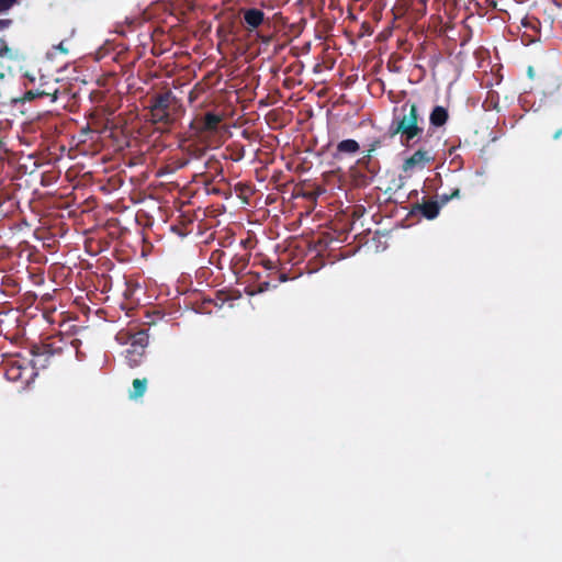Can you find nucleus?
I'll return each instance as SVG.
<instances>
[{
    "mask_svg": "<svg viewBox=\"0 0 562 562\" xmlns=\"http://www.w3.org/2000/svg\"><path fill=\"white\" fill-rule=\"evenodd\" d=\"M145 121L161 132H169L182 119L186 109L170 89L149 97L144 108Z\"/></svg>",
    "mask_w": 562,
    "mask_h": 562,
    "instance_id": "obj_1",
    "label": "nucleus"
},
{
    "mask_svg": "<svg viewBox=\"0 0 562 562\" xmlns=\"http://www.w3.org/2000/svg\"><path fill=\"white\" fill-rule=\"evenodd\" d=\"M394 109L393 120L389 127L390 136H400L403 146L409 148L414 146L424 134V119L419 114L418 105L415 102L406 101L396 113Z\"/></svg>",
    "mask_w": 562,
    "mask_h": 562,
    "instance_id": "obj_2",
    "label": "nucleus"
},
{
    "mask_svg": "<svg viewBox=\"0 0 562 562\" xmlns=\"http://www.w3.org/2000/svg\"><path fill=\"white\" fill-rule=\"evenodd\" d=\"M64 351L63 340L56 338H47L40 345H33L31 353L33 356L31 362L34 369L47 368L52 359L56 356H60Z\"/></svg>",
    "mask_w": 562,
    "mask_h": 562,
    "instance_id": "obj_3",
    "label": "nucleus"
},
{
    "mask_svg": "<svg viewBox=\"0 0 562 562\" xmlns=\"http://www.w3.org/2000/svg\"><path fill=\"white\" fill-rule=\"evenodd\" d=\"M148 345V335L140 330L131 336L130 347L125 351V360L130 368L140 366L145 348Z\"/></svg>",
    "mask_w": 562,
    "mask_h": 562,
    "instance_id": "obj_4",
    "label": "nucleus"
},
{
    "mask_svg": "<svg viewBox=\"0 0 562 562\" xmlns=\"http://www.w3.org/2000/svg\"><path fill=\"white\" fill-rule=\"evenodd\" d=\"M223 121V115L206 112L202 116H196L191 123L190 128L195 132V134L202 135L206 133H215L217 132L220 124Z\"/></svg>",
    "mask_w": 562,
    "mask_h": 562,
    "instance_id": "obj_5",
    "label": "nucleus"
},
{
    "mask_svg": "<svg viewBox=\"0 0 562 562\" xmlns=\"http://www.w3.org/2000/svg\"><path fill=\"white\" fill-rule=\"evenodd\" d=\"M435 157L431 151L425 148H418L412 156L403 161L402 170L405 173L413 172L417 169H424L428 164L432 162Z\"/></svg>",
    "mask_w": 562,
    "mask_h": 562,
    "instance_id": "obj_6",
    "label": "nucleus"
},
{
    "mask_svg": "<svg viewBox=\"0 0 562 562\" xmlns=\"http://www.w3.org/2000/svg\"><path fill=\"white\" fill-rule=\"evenodd\" d=\"M441 204L437 200H424L422 203H416L412 212L419 213L427 220H435L440 212Z\"/></svg>",
    "mask_w": 562,
    "mask_h": 562,
    "instance_id": "obj_7",
    "label": "nucleus"
},
{
    "mask_svg": "<svg viewBox=\"0 0 562 562\" xmlns=\"http://www.w3.org/2000/svg\"><path fill=\"white\" fill-rule=\"evenodd\" d=\"M243 19L246 24V29L248 31H254L258 29L265 21L263 11L257 8L243 9Z\"/></svg>",
    "mask_w": 562,
    "mask_h": 562,
    "instance_id": "obj_8",
    "label": "nucleus"
},
{
    "mask_svg": "<svg viewBox=\"0 0 562 562\" xmlns=\"http://www.w3.org/2000/svg\"><path fill=\"white\" fill-rule=\"evenodd\" d=\"M449 119L448 110L441 105H436L429 115V123L434 127L443 126Z\"/></svg>",
    "mask_w": 562,
    "mask_h": 562,
    "instance_id": "obj_9",
    "label": "nucleus"
},
{
    "mask_svg": "<svg viewBox=\"0 0 562 562\" xmlns=\"http://www.w3.org/2000/svg\"><path fill=\"white\" fill-rule=\"evenodd\" d=\"M360 149L359 143L355 139H344L337 144L335 158L341 155H353Z\"/></svg>",
    "mask_w": 562,
    "mask_h": 562,
    "instance_id": "obj_10",
    "label": "nucleus"
},
{
    "mask_svg": "<svg viewBox=\"0 0 562 562\" xmlns=\"http://www.w3.org/2000/svg\"><path fill=\"white\" fill-rule=\"evenodd\" d=\"M23 366L18 360H11L5 363V376L8 380L18 381L22 379Z\"/></svg>",
    "mask_w": 562,
    "mask_h": 562,
    "instance_id": "obj_11",
    "label": "nucleus"
},
{
    "mask_svg": "<svg viewBox=\"0 0 562 562\" xmlns=\"http://www.w3.org/2000/svg\"><path fill=\"white\" fill-rule=\"evenodd\" d=\"M183 150L186 151V154L189 156L188 159H186L182 164H181V167L186 166L188 162H189V159H200L202 158L205 153H206V148L205 147H202V146H199V145H195V144H190L188 146H186L183 148Z\"/></svg>",
    "mask_w": 562,
    "mask_h": 562,
    "instance_id": "obj_12",
    "label": "nucleus"
},
{
    "mask_svg": "<svg viewBox=\"0 0 562 562\" xmlns=\"http://www.w3.org/2000/svg\"><path fill=\"white\" fill-rule=\"evenodd\" d=\"M147 390V379H134L133 390L130 392V397L133 400L142 397Z\"/></svg>",
    "mask_w": 562,
    "mask_h": 562,
    "instance_id": "obj_13",
    "label": "nucleus"
},
{
    "mask_svg": "<svg viewBox=\"0 0 562 562\" xmlns=\"http://www.w3.org/2000/svg\"><path fill=\"white\" fill-rule=\"evenodd\" d=\"M75 97H76L75 93L71 94V98H75ZM50 98H52V101H57L59 99L69 100L70 99L69 89L66 86H60L59 88L54 89L53 92H50Z\"/></svg>",
    "mask_w": 562,
    "mask_h": 562,
    "instance_id": "obj_14",
    "label": "nucleus"
},
{
    "mask_svg": "<svg viewBox=\"0 0 562 562\" xmlns=\"http://www.w3.org/2000/svg\"><path fill=\"white\" fill-rule=\"evenodd\" d=\"M43 97H50V92H46V90L37 88V89L27 90L24 93V98L23 99L25 101H32L34 99L43 98Z\"/></svg>",
    "mask_w": 562,
    "mask_h": 562,
    "instance_id": "obj_15",
    "label": "nucleus"
},
{
    "mask_svg": "<svg viewBox=\"0 0 562 562\" xmlns=\"http://www.w3.org/2000/svg\"><path fill=\"white\" fill-rule=\"evenodd\" d=\"M460 198V189L459 188H454L451 190L450 193H442L438 196V202L441 204V207L443 205H446L449 201L453 200V199H458Z\"/></svg>",
    "mask_w": 562,
    "mask_h": 562,
    "instance_id": "obj_16",
    "label": "nucleus"
},
{
    "mask_svg": "<svg viewBox=\"0 0 562 562\" xmlns=\"http://www.w3.org/2000/svg\"><path fill=\"white\" fill-rule=\"evenodd\" d=\"M475 7H477L481 11L485 13L491 9L496 7V2L493 0H473Z\"/></svg>",
    "mask_w": 562,
    "mask_h": 562,
    "instance_id": "obj_17",
    "label": "nucleus"
},
{
    "mask_svg": "<svg viewBox=\"0 0 562 562\" xmlns=\"http://www.w3.org/2000/svg\"><path fill=\"white\" fill-rule=\"evenodd\" d=\"M16 0H0V12L9 10Z\"/></svg>",
    "mask_w": 562,
    "mask_h": 562,
    "instance_id": "obj_18",
    "label": "nucleus"
},
{
    "mask_svg": "<svg viewBox=\"0 0 562 562\" xmlns=\"http://www.w3.org/2000/svg\"><path fill=\"white\" fill-rule=\"evenodd\" d=\"M8 52H9V47H8L5 40L0 38V56L7 55Z\"/></svg>",
    "mask_w": 562,
    "mask_h": 562,
    "instance_id": "obj_19",
    "label": "nucleus"
},
{
    "mask_svg": "<svg viewBox=\"0 0 562 562\" xmlns=\"http://www.w3.org/2000/svg\"><path fill=\"white\" fill-rule=\"evenodd\" d=\"M269 288H270V282H262L259 284L260 292L267 291Z\"/></svg>",
    "mask_w": 562,
    "mask_h": 562,
    "instance_id": "obj_20",
    "label": "nucleus"
},
{
    "mask_svg": "<svg viewBox=\"0 0 562 562\" xmlns=\"http://www.w3.org/2000/svg\"><path fill=\"white\" fill-rule=\"evenodd\" d=\"M239 262H240L241 268H244V267L246 266V260H245V258H243V257L236 258V262H235V265H237V263H239Z\"/></svg>",
    "mask_w": 562,
    "mask_h": 562,
    "instance_id": "obj_21",
    "label": "nucleus"
},
{
    "mask_svg": "<svg viewBox=\"0 0 562 562\" xmlns=\"http://www.w3.org/2000/svg\"><path fill=\"white\" fill-rule=\"evenodd\" d=\"M562 137V128L558 130L554 134H553V138L554 139H559Z\"/></svg>",
    "mask_w": 562,
    "mask_h": 562,
    "instance_id": "obj_22",
    "label": "nucleus"
},
{
    "mask_svg": "<svg viewBox=\"0 0 562 562\" xmlns=\"http://www.w3.org/2000/svg\"><path fill=\"white\" fill-rule=\"evenodd\" d=\"M265 267H266L267 269H273V268H274V266H273V262H272V261H268L267 263H265Z\"/></svg>",
    "mask_w": 562,
    "mask_h": 562,
    "instance_id": "obj_23",
    "label": "nucleus"
},
{
    "mask_svg": "<svg viewBox=\"0 0 562 562\" xmlns=\"http://www.w3.org/2000/svg\"><path fill=\"white\" fill-rule=\"evenodd\" d=\"M278 280H279V282L285 281L286 280L285 274L284 273H280Z\"/></svg>",
    "mask_w": 562,
    "mask_h": 562,
    "instance_id": "obj_24",
    "label": "nucleus"
},
{
    "mask_svg": "<svg viewBox=\"0 0 562 562\" xmlns=\"http://www.w3.org/2000/svg\"><path fill=\"white\" fill-rule=\"evenodd\" d=\"M58 49H60V50H61V52H64V53H66V52H67V49H66V48H64L63 43H60V44L58 45Z\"/></svg>",
    "mask_w": 562,
    "mask_h": 562,
    "instance_id": "obj_25",
    "label": "nucleus"
},
{
    "mask_svg": "<svg viewBox=\"0 0 562 562\" xmlns=\"http://www.w3.org/2000/svg\"><path fill=\"white\" fill-rule=\"evenodd\" d=\"M553 1H554V3H555L557 5H559V7H561V5H562V0H553Z\"/></svg>",
    "mask_w": 562,
    "mask_h": 562,
    "instance_id": "obj_26",
    "label": "nucleus"
},
{
    "mask_svg": "<svg viewBox=\"0 0 562 562\" xmlns=\"http://www.w3.org/2000/svg\"><path fill=\"white\" fill-rule=\"evenodd\" d=\"M373 150H374L373 148H372V149H370V150H369V153H368V155L366 156V158L370 159V157H371V153H372Z\"/></svg>",
    "mask_w": 562,
    "mask_h": 562,
    "instance_id": "obj_27",
    "label": "nucleus"
},
{
    "mask_svg": "<svg viewBox=\"0 0 562 562\" xmlns=\"http://www.w3.org/2000/svg\"><path fill=\"white\" fill-rule=\"evenodd\" d=\"M9 23V21H4V23H0V27L7 25Z\"/></svg>",
    "mask_w": 562,
    "mask_h": 562,
    "instance_id": "obj_28",
    "label": "nucleus"
},
{
    "mask_svg": "<svg viewBox=\"0 0 562 562\" xmlns=\"http://www.w3.org/2000/svg\"><path fill=\"white\" fill-rule=\"evenodd\" d=\"M243 158V154L235 158V160H240Z\"/></svg>",
    "mask_w": 562,
    "mask_h": 562,
    "instance_id": "obj_29",
    "label": "nucleus"
},
{
    "mask_svg": "<svg viewBox=\"0 0 562 562\" xmlns=\"http://www.w3.org/2000/svg\"><path fill=\"white\" fill-rule=\"evenodd\" d=\"M0 23H4V20H0Z\"/></svg>",
    "mask_w": 562,
    "mask_h": 562,
    "instance_id": "obj_30",
    "label": "nucleus"
}]
</instances>
